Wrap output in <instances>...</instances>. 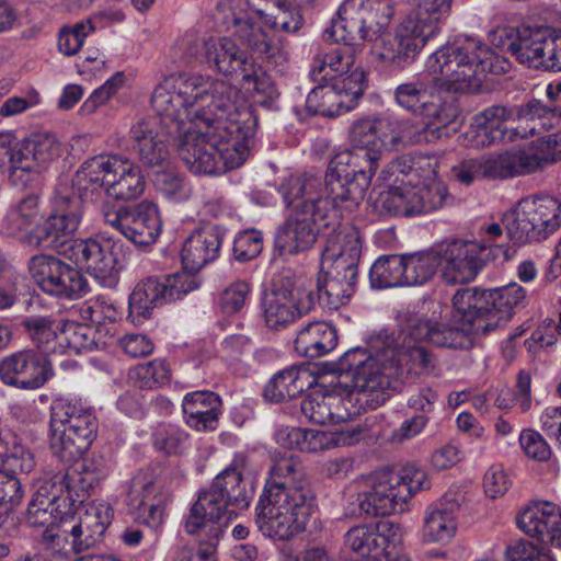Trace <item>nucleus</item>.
<instances>
[{
    "label": "nucleus",
    "instance_id": "nucleus-1",
    "mask_svg": "<svg viewBox=\"0 0 561 561\" xmlns=\"http://www.w3.org/2000/svg\"><path fill=\"white\" fill-rule=\"evenodd\" d=\"M230 89L201 76L165 78L151 103L165 134L178 140L180 158L195 174L215 175L243 164L256 118L243 103H226Z\"/></svg>",
    "mask_w": 561,
    "mask_h": 561
},
{
    "label": "nucleus",
    "instance_id": "nucleus-2",
    "mask_svg": "<svg viewBox=\"0 0 561 561\" xmlns=\"http://www.w3.org/2000/svg\"><path fill=\"white\" fill-rule=\"evenodd\" d=\"M403 362L423 368L431 364L426 351L410 341L404 342L401 351L390 337L376 339L368 347H351L323 365L327 373L345 376L348 382L340 381L330 390L308 394L301 402L302 415L311 423L332 425L362 410L376 409L386 402L390 378Z\"/></svg>",
    "mask_w": 561,
    "mask_h": 561
},
{
    "label": "nucleus",
    "instance_id": "nucleus-3",
    "mask_svg": "<svg viewBox=\"0 0 561 561\" xmlns=\"http://www.w3.org/2000/svg\"><path fill=\"white\" fill-rule=\"evenodd\" d=\"M417 138L419 129L410 121L383 116L355 122L351 129L353 148L336 153L328 167V183L335 201L347 209H356L383 156Z\"/></svg>",
    "mask_w": 561,
    "mask_h": 561
},
{
    "label": "nucleus",
    "instance_id": "nucleus-4",
    "mask_svg": "<svg viewBox=\"0 0 561 561\" xmlns=\"http://www.w3.org/2000/svg\"><path fill=\"white\" fill-rule=\"evenodd\" d=\"M317 508L316 495L298 459H276L256 505V523L262 534L288 540L306 530Z\"/></svg>",
    "mask_w": 561,
    "mask_h": 561
},
{
    "label": "nucleus",
    "instance_id": "nucleus-5",
    "mask_svg": "<svg viewBox=\"0 0 561 561\" xmlns=\"http://www.w3.org/2000/svg\"><path fill=\"white\" fill-rule=\"evenodd\" d=\"M284 202L293 207V214L278 230L275 247L282 255H293L308 250L316 241L321 226L329 227L330 221L339 218L343 211H354L335 201L325 174L324 185L313 175L290 176L280 187Z\"/></svg>",
    "mask_w": 561,
    "mask_h": 561
},
{
    "label": "nucleus",
    "instance_id": "nucleus-6",
    "mask_svg": "<svg viewBox=\"0 0 561 561\" xmlns=\"http://www.w3.org/2000/svg\"><path fill=\"white\" fill-rule=\"evenodd\" d=\"M236 14L234 16H237ZM233 37H219L210 38L205 43L206 59L218 72L225 77L233 78L239 84L241 95H238L234 88L226 84L230 91L224 94V102L226 103H243L248 105V101L251 100L257 104H266L277 96V91L272 81L271 77L263 70V68L256 65L248 55L247 50L241 48L237 41L242 42L248 47L252 48L259 55L267 59H280L285 57V47L278 56H267L259 49H256L251 43L241 38L237 34L236 18H233ZM211 83H218L219 81H211L205 79Z\"/></svg>",
    "mask_w": 561,
    "mask_h": 561
},
{
    "label": "nucleus",
    "instance_id": "nucleus-7",
    "mask_svg": "<svg viewBox=\"0 0 561 561\" xmlns=\"http://www.w3.org/2000/svg\"><path fill=\"white\" fill-rule=\"evenodd\" d=\"M507 62L497 57L480 39L458 35L431 54L425 73L438 88L453 92L476 91L482 72H502Z\"/></svg>",
    "mask_w": 561,
    "mask_h": 561
},
{
    "label": "nucleus",
    "instance_id": "nucleus-8",
    "mask_svg": "<svg viewBox=\"0 0 561 561\" xmlns=\"http://www.w3.org/2000/svg\"><path fill=\"white\" fill-rule=\"evenodd\" d=\"M392 164L382 171L396 174L387 191L379 193L375 206L396 216H419L443 208L449 195L445 184L437 178V160L420 158L408 172Z\"/></svg>",
    "mask_w": 561,
    "mask_h": 561
},
{
    "label": "nucleus",
    "instance_id": "nucleus-9",
    "mask_svg": "<svg viewBox=\"0 0 561 561\" xmlns=\"http://www.w3.org/2000/svg\"><path fill=\"white\" fill-rule=\"evenodd\" d=\"M312 0H245L236 16L237 34L267 56L283 51L280 32L295 33L302 25L299 8Z\"/></svg>",
    "mask_w": 561,
    "mask_h": 561
},
{
    "label": "nucleus",
    "instance_id": "nucleus-10",
    "mask_svg": "<svg viewBox=\"0 0 561 561\" xmlns=\"http://www.w3.org/2000/svg\"><path fill=\"white\" fill-rule=\"evenodd\" d=\"M358 483L365 488L358 494V507L368 516L403 513L414 494L430 486L426 472L413 466L375 471L360 477Z\"/></svg>",
    "mask_w": 561,
    "mask_h": 561
},
{
    "label": "nucleus",
    "instance_id": "nucleus-11",
    "mask_svg": "<svg viewBox=\"0 0 561 561\" xmlns=\"http://www.w3.org/2000/svg\"><path fill=\"white\" fill-rule=\"evenodd\" d=\"M107 474L108 468L101 456L89 457L83 459L79 468L65 476H55L50 481L44 482L37 489L28 505V525L32 527H51L57 523L54 510L64 489L72 504L82 502L89 492Z\"/></svg>",
    "mask_w": 561,
    "mask_h": 561
},
{
    "label": "nucleus",
    "instance_id": "nucleus-12",
    "mask_svg": "<svg viewBox=\"0 0 561 561\" xmlns=\"http://www.w3.org/2000/svg\"><path fill=\"white\" fill-rule=\"evenodd\" d=\"M73 186L92 198L105 194L116 199H131L145 188L138 165L121 156H95L84 161L73 176Z\"/></svg>",
    "mask_w": 561,
    "mask_h": 561
},
{
    "label": "nucleus",
    "instance_id": "nucleus-13",
    "mask_svg": "<svg viewBox=\"0 0 561 561\" xmlns=\"http://www.w3.org/2000/svg\"><path fill=\"white\" fill-rule=\"evenodd\" d=\"M476 294L471 289H459L453 297V320L445 324L438 320L449 313V308L432 302L431 317L411 320L409 336L411 341H428L436 346L463 347L469 343L468 334L485 333L480 331L470 318L474 314Z\"/></svg>",
    "mask_w": 561,
    "mask_h": 561
},
{
    "label": "nucleus",
    "instance_id": "nucleus-14",
    "mask_svg": "<svg viewBox=\"0 0 561 561\" xmlns=\"http://www.w3.org/2000/svg\"><path fill=\"white\" fill-rule=\"evenodd\" d=\"M96 431L92 412L65 399L54 401L50 416V448L62 461H72L90 447Z\"/></svg>",
    "mask_w": 561,
    "mask_h": 561
},
{
    "label": "nucleus",
    "instance_id": "nucleus-15",
    "mask_svg": "<svg viewBox=\"0 0 561 561\" xmlns=\"http://www.w3.org/2000/svg\"><path fill=\"white\" fill-rule=\"evenodd\" d=\"M504 222L516 243L545 239L561 227V201L550 196L524 198L504 216Z\"/></svg>",
    "mask_w": 561,
    "mask_h": 561
},
{
    "label": "nucleus",
    "instance_id": "nucleus-16",
    "mask_svg": "<svg viewBox=\"0 0 561 561\" xmlns=\"http://www.w3.org/2000/svg\"><path fill=\"white\" fill-rule=\"evenodd\" d=\"M65 254L80 268H85L104 287L117 285L125 263L123 244L104 233L95 238L73 241Z\"/></svg>",
    "mask_w": 561,
    "mask_h": 561
},
{
    "label": "nucleus",
    "instance_id": "nucleus-17",
    "mask_svg": "<svg viewBox=\"0 0 561 561\" xmlns=\"http://www.w3.org/2000/svg\"><path fill=\"white\" fill-rule=\"evenodd\" d=\"M82 195L68 182H60L51 199V214L41 227H36L28 236V244L42 247L46 244H64L78 230L82 217Z\"/></svg>",
    "mask_w": 561,
    "mask_h": 561
},
{
    "label": "nucleus",
    "instance_id": "nucleus-18",
    "mask_svg": "<svg viewBox=\"0 0 561 561\" xmlns=\"http://www.w3.org/2000/svg\"><path fill=\"white\" fill-rule=\"evenodd\" d=\"M394 99L397 104L413 114L420 116L426 128H433L437 137L447 136L444 131L455 123L458 115V106L453 98H444L439 93L430 92L420 81L405 82L396 88Z\"/></svg>",
    "mask_w": 561,
    "mask_h": 561
},
{
    "label": "nucleus",
    "instance_id": "nucleus-19",
    "mask_svg": "<svg viewBox=\"0 0 561 561\" xmlns=\"http://www.w3.org/2000/svg\"><path fill=\"white\" fill-rule=\"evenodd\" d=\"M546 108L539 102L523 106H490L477 114V125L483 126L496 141L515 140L545 128Z\"/></svg>",
    "mask_w": 561,
    "mask_h": 561
},
{
    "label": "nucleus",
    "instance_id": "nucleus-20",
    "mask_svg": "<svg viewBox=\"0 0 561 561\" xmlns=\"http://www.w3.org/2000/svg\"><path fill=\"white\" fill-rule=\"evenodd\" d=\"M61 153V144L49 133H35L18 142L9 156V179L16 187L28 186Z\"/></svg>",
    "mask_w": 561,
    "mask_h": 561
},
{
    "label": "nucleus",
    "instance_id": "nucleus-21",
    "mask_svg": "<svg viewBox=\"0 0 561 561\" xmlns=\"http://www.w3.org/2000/svg\"><path fill=\"white\" fill-rule=\"evenodd\" d=\"M365 87V71L355 68L348 77H335L332 83L314 88L307 96L306 106L313 114L337 116L356 106Z\"/></svg>",
    "mask_w": 561,
    "mask_h": 561
},
{
    "label": "nucleus",
    "instance_id": "nucleus-22",
    "mask_svg": "<svg viewBox=\"0 0 561 561\" xmlns=\"http://www.w3.org/2000/svg\"><path fill=\"white\" fill-rule=\"evenodd\" d=\"M113 517L112 505L105 500H95L85 505L78 523L67 527V523L62 522L60 533L50 537L56 541V546L64 542L59 552H78L95 545L111 525Z\"/></svg>",
    "mask_w": 561,
    "mask_h": 561
},
{
    "label": "nucleus",
    "instance_id": "nucleus-23",
    "mask_svg": "<svg viewBox=\"0 0 561 561\" xmlns=\"http://www.w3.org/2000/svg\"><path fill=\"white\" fill-rule=\"evenodd\" d=\"M403 533L399 524L381 520L352 527L344 536L345 546L368 561H382L399 552Z\"/></svg>",
    "mask_w": 561,
    "mask_h": 561
},
{
    "label": "nucleus",
    "instance_id": "nucleus-24",
    "mask_svg": "<svg viewBox=\"0 0 561 561\" xmlns=\"http://www.w3.org/2000/svg\"><path fill=\"white\" fill-rule=\"evenodd\" d=\"M312 306L310 290L301 286L275 284L263 294L261 312L267 328L280 330L308 313Z\"/></svg>",
    "mask_w": 561,
    "mask_h": 561
},
{
    "label": "nucleus",
    "instance_id": "nucleus-25",
    "mask_svg": "<svg viewBox=\"0 0 561 561\" xmlns=\"http://www.w3.org/2000/svg\"><path fill=\"white\" fill-rule=\"evenodd\" d=\"M28 272L34 282L50 295L78 298L89 290L87 278L77 268L54 256H33Z\"/></svg>",
    "mask_w": 561,
    "mask_h": 561
},
{
    "label": "nucleus",
    "instance_id": "nucleus-26",
    "mask_svg": "<svg viewBox=\"0 0 561 561\" xmlns=\"http://www.w3.org/2000/svg\"><path fill=\"white\" fill-rule=\"evenodd\" d=\"M437 35L433 31V26L423 24L408 15L392 36L381 39L374 54L385 62L401 66L412 61L423 47Z\"/></svg>",
    "mask_w": 561,
    "mask_h": 561
},
{
    "label": "nucleus",
    "instance_id": "nucleus-27",
    "mask_svg": "<svg viewBox=\"0 0 561 561\" xmlns=\"http://www.w3.org/2000/svg\"><path fill=\"white\" fill-rule=\"evenodd\" d=\"M527 291L518 283L512 282L505 286L489 289L483 299L476 297L474 314L471 318L480 331L485 333L506 323L516 308L526 305Z\"/></svg>",
    "mask_w": 561,
    "mask_h": 561
},
{
    "label": "nucleus",
    "instance_id": "nucleus-28",
    "mask_svg": "<svg viewBox=\"0 0 561 561\" xmlns=\"http://www.w3.org/2000/svg\"><path fill=\"white\" fill-rule=\"evenodd\" d=\"M485 247L474 241L453 240L437 252L440 279L448 285H463L476 279L483 266Z\"/></svg>",
    "mask_w": 561,
    "mask_h": 561
},
{
    "label": "nucleus",
    "instance_id": "nucleus-29",
    "mask_svg": "<svg viewBox=\"0 0 561 561\" xmlns=\"http://www.w3.org/2000/svg\"><path fill=\"white\" fill-rule=\"evenodd\" d=\"M54 375L50 362L33 350L11 353L0 359V380L21 390H37Z\"/></svg>",
    "mask_w": 561,
    "mask_h": 561
},
{
    "label": "nucleus",
    "instance_id": "nucleus-30",
    "mask_svg": "<svg viewBox=\"0 0 561 561\" xmlns=\"http://www.w3.org/2000/svg\"><path fill=\"white\" fill-rule=\"evenodd\" d=\"M359 433L354 430L320 431L301 427H280L275 433V440L287 449L316 454L357 442Z\"/></svg>",
    "mask_w": 561,
    "mask_h": 561
},
{
    "label": "nucleus",
    "instance_id": "nucleus-31",
    "mask_svg": "<svg viewBox=\"0 0 561 561\" xmlns=\"http://www.w3.org/2000/svg\"><path fill=\"white\" fill-rule=\"evenodd\" d=\"M245 458L237 456L232 462L216 476L209 489L203 491L205 495H211L215 503L225 511H232V517L237 510L248 508L253 496V489L243 479Z\"/></svg>",
    "mask_w": 561,
    "mask_h": 561
},
{
    "label": "nucleus",
    "instance_id": "nucleus-32",
    "mask_svg": "<svg viewBox=\"0 0 561 561\" xmlns=\"http://www.w3.org/2000/svg\"><path fill=\"white\" fill-rule=\"evenodd\" d=\"M163 479L153 469L138 471L131 479L129 505L140 511L144 524L158 528L164 519Z\"/></svg>",
    "mask_w": 561,
    "mask_h": 561
},
{
    "label": "nucleus",
    "instance_id": "nucleus-33",
    "mask_svg": "<svg viewBox=\"0 0 561 561\" xmlns=\"http://www.w3.org/2000/svg\"><path fill=\"white\" fill-rule=\"evenodd\" d=\"M232 518V511H225L211 495L201 492L185 516L184 529L197 536L199 542L218 545Z\"/></svg>",
    "mask_w": 561,
    "mask_h": 561
},
{
    "label": "nucleus",
    "instance_id": "nucleus-34",
    "mask_svg": "<svg viewBox=\"0 0 561 561\" xmlns=\"http://www.w3.org/2000/svg\"><path fill=\"white\" fill-rule=\"evenodd\" d=\"M518 528L541 545L561 550V507L549 501H536L517 516Z\"/></svg>",
    "mask_w": 561,
    "mask_h": 561
},
{
    "label": "nucleus",
    "instance_id": "nucleus-35",
    "mask_svg": "<svg viewBox=\"0 0 561 561\" xmlns=\"http://www.w3.org/2000/svg\"><path fill=\"white\" fill-rule=\"evenodd\" d=\"M370 14L368 0H343L325 35L336 43L360 45L369 38L366 24Z\"/></svg>",
    "mask_w": 561,
    "mask_h": 561
},
{
    "label": "nucleus",
    "instance_id": "nucleus-36",
    "mask_svg": "<svg viewBox=\"0 0 561 561\" xmlns=\"http://www.w3.org/2000/svg\"><path fill=\"white\" fill-rule=\"evenodd\" d=\"M360 252L358 230L351 225H340L325 241L321 264L357 270Z\"/></svg>",
    "mask_w": 561,
    "mask_h": 561
},
{
    "label": "nucleus",
    "instance_id": "nucleus-37",
    "mask_svg": "<svg viewBox=\"0 0 561 561\" xmlns=\"http://www.w3.org/2000/svg\"><path fill=\"white\" fill-rule=\"evenodd\" d=\"M221 234L215 226H204L194 230L184 240L181 261L184 268L198 272L219 255Z\"/></svg>",
    "mask_w": 561,
    "mask_h": 561
},
{
    "label": "nucleus",
    "instance_id": "nucleus-38",
    "mask_svg": "<svg viewBox=\"0 0 561 561\" xmlns=\"http://www.w3.org/2000/svg\"><path fill=\"white\" fill-rule=\"evenodd\" d=\"M357 270L321 264L318 277L320 299L332 309L344 306L355 291Z\"/></svg>",
    "mask_w": 561,
    "mask_h": 561
},
{
    "label": "nucleus",
    "instance_id": "nucleus-39",
    "mask_svg": "<svg viewBox=\"0 0 561 561\" xmlns=\"http://www.w3.org/2000/svg\"><path fill=\"white\" fill-rule=\"evenodd\" d=\"M549 28L520 27L508 43V50L530 68L546 70Z\"/></svg>",
    "mask_w": 561,
    "mask_h": 561
},
{
    "label": "nucleus",
    "instance_id": "nucleus-40",
    "mask_svg": "<svg viewBox=\"0 0 561 561\" xmlns=\"http://www.w3.org/2000/svg\"><path fill=\"white\" fill-rule=\"evenodd\" d=\"M317 383V377L308 366H290L276 373L264 389V397L271 402H283L301 394Z\"/></svg>",
    "mask_w": 561,
    "mask_h": 561
},
{
    "label": "nucleus",
    "instance_id": "nucleus-41",
    "mask_svg": "<svg viewBox=\"0 0 561 561\" xmlns=\"http://www.w3.org/2000/svg\"><path fill=\"white\" fill-rule=\"evenodd\" d=\"M220 399L211 391L187 393L182 401L185 423L195 431H214L218 424Z\"/></svg>",
    "mask_w": 561,
    "mask_h": 561
},
{
    "label": "nucleus",
    "instance_id": "nucleus-42",
    "mask_svg": "<svg viewBox=\"0 0 561 561\" xmlns=\"http://www.w3.org/2000/svg\"><path fill=\"white\" fill-rule=\"evenodd\" d=\"M156 118L140 121L131 127V138L140 160L148 167L162 165L169 151L162 133L157 130Z\"/></svg>",
    "mask_w": 561,
    "mask_h": 561
},
{
    "label": "nucleus",
    "instance_id": "nucleus-43",
    "mask_svg": "<svg viewBox=\"0 0 561 561\" xmlns=\"http://www.w3.org/2000/svg\"><path fill=\"white\" fill-rule=\"evenodd\" d=\"M336 345V330L324 321L308 323L297 333L294 342L296 353L311 359L329 354Z\"/></svg>",
    "mask_w": 561,
    "mask_h": 561
},
{
    "label": "nucleus",
    "instance_id": "nucleus-44",
    "mask_svg": "<svg viewBox=\"0 0 561 561\" xmlns=\"http://www.w3.org/2000/svg\"><path fill=\"white\" fill-rule=\"evenodd\" d=\"M43 218L39 198L27 195L12 204L2 219V229L10 236L21 237L28 243V236L41 227Z\"/></svg>",
    "mask_w": 561,
    "mask_h": 561
},
{
    "label": "nucleus",
    "instance_id": "nucleus-45",
    "mask_svg": "<svg viewBox=\"0 0 561 561\" xmlns=\"http://www.w3.org/2000/svg\"><path fill=\"white\" fill-rule=\"evenodd\" d=\"M457 505L437 503L425 512L421 530L422 540L427 543H447L457 533Z\"/></svg>",
    "mask_w": 561,
    "mask_h": 561
},
{
    "label": "nucleus",
    "instance_id": "nucleus-46",
    "mask_svg": "<svg viewBox=\"0 0 561 561\" xmlns=\"http://www.w3.org/2000/svg\"><path fill=\"white\" fill-rule=\"evenodd\" d=\"M126 239L137 245L152 244L159 237L162 221L156 204L141 202L129 209Z\"/></svg>",
    "mask_w": 561,
    "mask_h": 561
},
{
    "label": "nucleus",
    "instance_id": "nucleus-47",
    "mask_svg": "<svg viewBox=\"0 0 561 561\" xmlns=\"http://www.w3.org/2000/svg\"><path fill=\"white\" fill-rule=\"evenodd\" d=\"M168 302L165 287L160 279L150 277L138 283L129 296V317L140 321L152 316L156 308Z\"/></svg>",
    "mask_w": 561,
    "mask_h": 561
},
{
    "label": "nucleus",
    "instance_id": "nucleus-48",
    "mask_svg": "<svg viewBox=\"0 0 561 561\" xmlns=\"http://www.w3.org/2000/svg\"><path fill=\"white\" fill-rule=\"evenodd\" d=\"M486 178L507 179L531 173L523 148L484 157Z\"/></svg>",
    "mask_w": 561,
    "mask_h": 561
},
{
    "label": "nucleus",
    "instance_id": "nucleus-49",
    "mask_svg": "<svg viewBox=\"0 0 561 561\" xmlns=\"http://www.w3.org/2000/svg\"><path fill=\"white\" fill-rule=\"evenodd\" d=\"M531 173L554 162L561 154V130L538 137L523 148Z\"/></svg>",
    "mask_w": 561,
    "mask_h": 561
},
{
    "label": "nucleus",
    "instance_id": "nucleus-50",
    "mask_svg": "<svg viewBox=\"0 0 561 561\" xmlns=\"http://www.w3.org/2000/svg\"><path fill=\"white\" fill-rule=\"evenodd\" d=\"M369 280L374 288L404 286L403 255L380 256L370 267Z\"/></svg>",
    "mask_w": 561,
    "mask_h": 561
},
{
    "label": "nucleus",
    "instance_id": "nucleus-51",
    "mask_svg": "<svg viewBox=\"0 0 561 561\" xmlns=\"http://www.w3.org/2000/svg\"><path fill=\"white\" fill-rule=\"evenodd\" d=\"M404 286H420L430 282L438 271L436 252H417L403 255Z\"/></svg>",
    "mask_w": 561,
    "mask_h": 561
},
{
    "label": "nucleus",
    "instance_id": "nucleus-52",
    "mask_svg": "<svg viewBox=\"0 0 561 561\" xmlns=\"http://www.w3.org/2000/svg\"><path fill=\"white\" fill-rule=\"evenodd\" d=\"M170 378L171 370L169 365L159 358L137 364L128 370L129 381L144 389L162 387L170 381Z\"/></svg>",
    "mask_w": 561,
    "mask_h": 561
},
{
    "label": "nucleus",
    "instance_id": "nucleus-53",
    "mask_svg": "<svg viewBox=\"0 0 561 561\" xmlns=\"http://www.w3.org/2000/svg\"><path fill=\"white\" fill-rule=\"evenodd\" d=\"M91 329L76 321H61L59 330V343L49 348L56 354L80 353L90 347L89 337Z\"/></svg>",
    "mask_w": 561,
    "mask_h": 561
},
{
    "label": "nucleus",
    "instance_id": "nucleus-54",
    "mask_svg": "<svg viewBox=\"0 0 561 561\" xmlns=\"http://www.w3.org/2000/svg\"><path fill=\"white\" fill-rule=\"evenodd\" d=\"M451 2L453 0H413L414 9L409 15L433 26V31L439 34L443 21L450 12Z\"/></svg>",
    "mask_w": 561,
    "mask_h": 561
},
{
    "label": "nucleus",
    "instance_id": "nucleus-55",
    "mask_svg": "<svg viewBox=\"0 0 561 561\" xmlns=\"http://www.w3.org/2000/svg\"><path fill=\"white\" fill-rule=\"evenodd\" d=\"M152 444L156 450L164 455H179L188 444V435L176 425H159L152 433Z\"/></svg>",
    "mask_w": 561,
    "mask_h": 561
},
{
    "label": "nucleus",
    "instance_id": "nucleus-56",
    "mask_svg": "<svg viewBox=\"0 0 561 561\" xmlns=\"http://www.w3.org/2000/svg\"><path fill=\"white\" fill-rule=\"evenodd\" d=\"M357 45H346L343 47L332 48L325 53L321 59V65L318 67L319 72L324 71L327 68L336 72V77H348L355 68L362 69L356 64L355 47Z\"/></svg>",
    "mask_w": 561,
    "mask_h": 561
},
{
    "label": "nucleus",
    "instance_id": "nucleus-57",
    "mask_svg": "<svg viewBox=\"0 0 561 561\" xmlns=\"http://www.w3.org/2000/svg\"><path fill=\"white\" fill-rule=\"evenodd\" d=\"M25 327L33 342H35L44 353L56 354L49 347L59 343L61 321H51L46 318H31L25 322Z\"/></svg>",
    "mask_w": 561,
    "mask_h": 561
},
{
    "label": "nucleus",
    "instance_id": "nucleus-58",
    "mask_svg": "<svg viewBox=\"0 0 561 561\" xmlns=\"http://www.w3.org/2000/svg\"><path fill=\"white\" fill-rule=\"evenodd\" d=\"M125 76L123 72H116L108 78L101 87L84 100L79 108L82 116H89L98 111L99 107L105 105L123 87Z\"/></svg>",
    "mask_w": 561,
    "mask_h": 561
},
{
    "label": "nucleus",
    "instance_id": "nucleus-59",
    "mask_svg": "<svg viewBox=\"0 0 561 561\" xmlns=\"http://www.w3.org/2000/svg\"><path fill=\"white\" fill-rule=\"evenodd\" d=\"M125 76L123 72H116L108 78L101 87L84 100L79 108L82 116H89L98 111L99 107L105 105L123 87Z\"/></svg>",
    "mask_w": 561,
    "mask_h": 561
},
{
    "label": "nucleus",
    "instance_id": "nucleus-60",
    "mask_svg": "<svg viewBox=\"0 0 561 561\" xmlns=\"http://www.w3.org/2000/svg\"><path fill=\"white\" fill-rule=\"evenodd\" d=\"M94 31L90 20L77 22L64 27L58 37L59 49L64 55L72 56L82 47L85 37Z\"/></svg>",
    "mask_w": 561,
    "mask_h": 561
},
{
    "label": "nucleus",
    "instance_id": "nucleus-61",
    "mask_svg": "<svg viewBox=\"0 0 561 561\" xmlns=\"http://www.w3.org/2000/svg\"><path fill=\"white\" fill-rule=\"evenodd\" d=\"M80 311L84 320H89L95 325L113 323L119 318V311L116 306L105 297H98L87 301Z\"/></svg>",
    "mask_w": 561,
    "mask_h": 561
},
{
    "label": "nucleus",
    "instance_id": "nucleus-62",
    "mask_svg": "<svg viewBox=\"0 0 561 561\" xmlns=\"http://www.w3.org/2000/svg\"><path fill=\"white\" fill-rule=\"evenodd\" d=\"M519 446L524 455L538 462L548 461L551 457V448L543 436L535 430H523L518 437Z\"/></svg>",
    "mask_w": 561,
    "mask_h": 561
},
{
    "label": "nucleus",
    "instance_id": "nucleus-63",
    "mask_svg": "<svg viewBox=\"0 0 561 561\" xmlns=\"http://www.w3.org/2000/svg\"><path fill=\"white\" fill-rule=\"evenodd\" d=\"M34 467V455L22 444H14L2 460V470L13 477L18 473H28Z\"/></svg>",
    "mask_w": 561,
    "mask_h": 561
},
{
    "label": "nucleus",
    "instance_id": "nucleus-64",
    "mask_svg": "<svg viewBox=\"0 0 561 561\" xmlns=\"http://www.w3.org/2000/svg\"><path fill=\"white\" fill-rule=\"evenodd\" d=\"M195 273L196 271L184 268V271L169 275L164 280H161L163 287H165L168 301L181 299L199 286Z\"/></svg>",
    "mask_w": 561,
    "mask_h": 561
}]
</instances>
